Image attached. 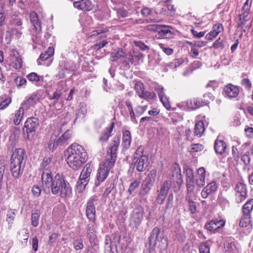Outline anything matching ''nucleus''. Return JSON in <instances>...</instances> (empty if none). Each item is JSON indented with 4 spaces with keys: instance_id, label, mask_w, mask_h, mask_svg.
<instances>
[{
    "instance_id": "60",
    "label": "nucleus",
    "mask_w": 253,
    "mask_h": 253,
    "mask_svg": "<svg viewBox=\"0 0 253 253\" xmlns=\"http://www.w3.org/2000/svg\"><path fill=\"white\" fill-rule=\"evenodd\" d=\"M13 67L16 69H19L22 66V60L19 57H15V60L13 61Z\"/></svg>"
},
{
    "instance_id": "44",
    "label": "nucleus",
    "mask_w": 253,
    "mask_h": 253,
    "mask_svg": "<svg viewBox=\"0 0 253 253\" xmlns=\"http://www.w3.org/2000/svg\"><path fill=\"white\" fill-rule=\"evenodd\" d=\"M14 82L18 87H25L26 85L27 81L23 77L19 76L15 78Z\"/></svg>"
},
{
    "instance_id": "35",
    "label": "nucleus",
    "mask_w": 253,
    "mask_h": 253,
    "mask_svg": "<svg viewBox=\"0 0 253 253\" xmlns=\"http://www.w3.org/2000/svg\"><path fill=\"white\" fill-rule=\"evenodd\" d=\"M41 215V212L39 210H36L33 211L31 215V224L36 227L39 224V219Z\"/></svg>"
},
{
    "instance_id": "41",
    "label": "nucleus",
    "mask_w": 253,
    "mask_h": 253,
    "mask_svg": "<svg viewBox=\"0 0 253 253\" xmlns=\"http://www.w3.org/2000/svg\"><path fill=\"white\" fill-rule=\"evenodd\" d=\"M173 194L170 193L169 195L165 207L164 212L166 213L168 210L172 208L173 205Z\"/></svg>"
},
{
    "instance_id": "25",
    "label": "nucleus",
    "mask_w": 253,
    "mask_h": 253,
    "mask_svg": "<svg viewBox=\"0 0 253 253\" xmlns=\"http://www.w3.org/2000/svg\"><path fill=\"white\" fill-rule=\"evenodd\" d=\"M206 170L204 168H200L198 170V174L196 176V184L198 186L202 187L205 184Z\"/></svg>"
},
{
    "instance_id": "31",
    "label": "nucleus",
    "mask_w": 253,
    "mask_h": 253,
    "mask_svg": "<svg viewBox=\"0 0 253 253\" xmlns=\"http://www.w3.org/2000/svg\"><path fill=\"white\" fill-rule=\"evenodd\" d=\"M205 131L204 123L200 121L196 123L194 127V133L195 136L201 137Z\"/></svg>"
},
{
    "instance_id": "43",
    "label": "nucleus",
    "mask_w": 253,
    "mask_h": 253,
    "mask_svg": "<svg viewBox=\"0 0 253 253\" xmlns=\"http://www.w3.org/2000/svg\"><path fill=\"white\" fill-rule=\"evenodd\" d=\"M187 43L189 44L191 48H201L207 44V42L204 41H197L195 42H192L188 41Z\"/></svg>"
},
{
    "instance_id": "34",
    "label": "nucleus",
    "mask_w": 253,
    "mask_h": 253,
    "mask_svg": "<svg viewBox=\"0 0 253 253\" xmlns=\"http://www.w3.org/2000/svg\"><path fill=\"white\" fill-rule=\"evenodd\" d=\"M253 210V199L248 201L242 208V213L244 215H251V213Z\"/></svg>"
},
{
    "instance_id": "58",
    "label": "nucleus",
    "mask_w": 253,
    "mask_h": 253,
    "mask_svg": "<svg viewBox=\"0 0 253 253\" xmlns=\"http://www.w3.org/2000/svg\"><path fill=\"white\" fill-rule=\"evenodd\" d=\"M204 149V146L202 144L197 143L194 144L190 146V152H199L202 151Z\"/></svg>"
},
{
    "instance_id": "10",
    "label": "nucleus",
    "mask_w": 253,
    "mask_h": 253,
    "mask_svg": "<svg viewBox=\"0 0 253 253\" xmlns=\"http://www.w3.org/2000/svg\"><path fill=\"white\" fill-rule=\"evenodd\" d=\"M98 226L96 223V221L91 223H89L86 226V234L87 237L88 239L89 242L91 244L92 247L95 249H98V245L95 243V241L97 238V229Z\"/></svg>"
},
{
    "instance_id": "39",
    "label": "nucleus",
    "mask_w": 253,
    "mask_h": 253,
    "mask_svg": "<svg viewBox=\"0 0 253 253\" xmlns=\"http://www.w3.org/2000/svg\"><path fill=\"white\" fill-rule=\"evenodd\" d=\"M249 18L248 17V14H246V13H242L239 15V19L237 22V26L239 28H241L242 29L243 28V26L245 25V23L246 22L249 21Z\"/></svg>"
},
{
    "instance_id": "4",
    "label": "nucleus",
    "mask_w": 253,
    "mask_h": 253,
    "mask_svg": "<svg viewBox=\"0 0 253 253\" xmlns=\"http://www.w3.org/2000/svg\"><path fill=\"white\" fill-rule=\"evenodd\" d=\"M39 126V122L38 118L30 117L27 119L23 127L24 132H26L27 134V139L30 140L32 139Z\"/></svg>"
},
{
    "instance_id": "18",
    "label": "nucleus",
    "mask_w": 253,
    "mask_h": 253,
    "mask_svg": "<svg viewBox=\"0 0 253 253\" xmlns=\"http://www.w3.org/2000/svg\"><path fill=\"white\" fill-rule=\"evenodd\" d=\"M74 6L83 11H89L92 9V5L90 0H81L73 2Z\"/></svg>"
},
{
    "instance_id": "36",
    "label": "nucleus",
    "mask_w": 253,
    "mask_h": 253,
    "mask_svg": "<svg viewBox=\"0 0 253 253\" xmlns=\"http://www.w3.org/2000/svg\"><path fill=\"white\" fill-rule=\"evenodd\" d=\"M171 36L172 32L169 29L161 28L156 36L159 38L168 39L170 38Z\"/></svg>"
},
{
    "instance_id": "47",
    "label": "nucleus",
    "mask_w": 253,
    "mask_h": 253,
    "mask_svg": "<svg viewBox=\"0 0 253 253\" xmlns=\"http://www.w3.org/2000/svg\"><path fill=\"white\" fill-rule=\"evenodd\" d=\"M224 245L225 251L228 252V253H233L234 251L236 250V248L235 246V244L233 242H226L224 243Z\"/></svg>"
},
{
    "instance_id": "22",
    "label": "nucleus",
    "mask_w": 253,
    "mask_h": 253,
    "mask_svg": "<svg viewBox=\"0 0 253 253\" xmlns=\"http://www.w3.org/2000/svg\"><path fill=\"white\" fill-rule=\"evenodd\" d=\"M224 90L226 95L230 98L236 97L239 93V88L232 84L226 85L224 87Z\"/></svg>"
},
{
    "instance_id": "57",
    "label": "nucleus",
    "mask_w": 253,
    "mask_h": 253,
    "mask_svg": "<svg viewBox=\"0 0 253 253\" xmlns=\"http://www.w3.org/2000/svg\"><path fill=\"white\" fill-rule=\"evenodd\" d=\"M174 176L176 177V182L178 186V187H179L183 183V179L180 172V169H179L178 171L174 172Z\"/></svg>"
},
{
    "instance_id": "24",
    "label": "nucleus",
    "mask_w": 253,
    "mask_h": 253,
    "mask_svg": "<svg viewBox=\"0 0 253 253\" xmlns=\"http://www.w3.org/2000/svg\"><path fill=\"white\" fill-rule=\"evenodd\" d=\"M131 142V133L129 130H126L123 133L122 146L123 150H127L130 147Z\"/></svg>"
},
{
    "instance_id": "48",
    "label": "nucleus",
    "mask_w": 253,
    "mask_h": 253,
    "mask_svg": "<svg viewBox=\"0 0 253 253\" xmlns=\"http://www.w3.org/2000/svg\"><path fill=\"white\" fill-rule=\"evenodd\" d=\"M134 89L138 95L140 97L144 91V87L143 84L140 82L136 83L134 85Z\"/></svg>"
},
{
    "instance_id": "15",
    "label": "nucleus",
    "mask_w": 253,
    "mask_h": 253,
    "mask_svg": "<svg viewBox=\"0 0 253 253\" xmlns=\"http://www.w3.org/2000/svg\"><path fill=\"white\" fill-rule=\"evenodd\" d=\"M210 103L208 100L204 99H200L198 98H193L187 100L186 105L189 108L192 110H195L200 107L207 105Z\"/></svg>"
},
{
    "instance_id": "30",
    "label": "nucleus",
    "mask_w": 253,
    "mask_h": 253,
    "mask_svg": "<svg viewBox=\"0 0 253 253\" xmlns=\"http://www.w3.org/2000/svg\"><path fill=\"white\" fill-rule=\"evenodd\" d=\"M114 126V123H111V125L109 127H107L104 131L102 133L100 136L99 137V141L101 142L107 141L110 136H111V133L113 130Z\"/></svg>"
},
{
    "instance_id": "26",
    "label": "nucleus",
    "mask_w": 253,
    "mask_h": 253,
    "mask_svg": "<svg viewBox=\"0 0 253 253\" xmlns=\"http://www.w3.org/2000/svg\"><path fill=\"white\" fill-rule=\"evenodd\" d=\"M227 145L223 140L217 138L214 142V148L216 153L220 155L225 152Z\"/></svg>"
},
{
    "instance_id": "29",
    "label": "nucleus",
    "mask_w": 253,
    "mask_h": 253,
    "mask_svg": "<svg viewBox=\"0 0 253 253\" xmlns=\"http://www.w3.org/2000/svg\"><path fill=\"white\" fill-rule=\"evenodd\" d=\"M160 233V229L158 227H155L152 230L150 236L148 238L149 244L155 246L157 243L158 236Z\"/></svg>"
},
{
    "instance_id": "51",
    "label": "nucleus",
    "mask_w": 253,
    "mask_h": 253,
    "mask_svg": "<svg viewBox=\"0 0 253 253\" xmlns=\"http://www.w3.org/2000/svg\"><path fill=\"white\" fill-rule=\"evenodd\" d=\"M73 244L76 251L81 250L84 248L83 240L81 238L75 240Z\"/></svg>"
},
{
    "instance_id": "6",
    "label": "nucleus",
    "mask_w": 253,
    "mask_h": 253,
    "mask_svg": "<svg viewBox=\"0 0 253 253\" xmlns=\"http://www.w3.org/2000/svg\"><path fill=\"white\" fill-rule=\"evenodd\" d=\"M114 164H110V163L105 161V162L100 164L99 168L97 170L96 174L97 181L95 184L96 186H98L100 184L103 182L108 175L110 169L113 167Z\"/></svg>"
},
{
    "instance_id": "38",
    "label": "nucleus",
    "mask_w": 253,
    "mask_h": 253,
    "mask_svg": "<svg viewBox=\"0 0 253 253\" xmlns=\"http://www.w3.org/2000/svg\"><path fill=\"white\" fill-rule=\"evenodd\" d=\"M21 35H22V33L19 31L18 29L14 28L9 29L6 31L5 33V36L10 38H19Z\"/></svg>"
},
{
    "instance_id": "56",
    "label": "nucleus",
    "mask_w": 253,
    "mask_h": 253,
    "mask_svg": "<svg viewBox=\"0 0 253 253\" xmlns=\"http://www.w3.org/2000/svg\"><path fill=\"white\" fill-rule=\"evenodd\" d=\"M11 102V99L9 97H7L3 100L0 98V110L3 109L7 107Z\"/></svg>"
},
{
    "instance_id": "19",
    "label": "nucleus",
    "mask_w": 253,
    "mask_h": 253,
    "mask_svg": "<svg viewBox=\"0 0 253 253\" xmlns=\"http://www.w3.org/2000/svg\"><path fill=\"white\" fill-rule=\"evenodd\" d=\"M40 100L39 95L33 93L30 96L26 98V100L21 104L23 107H25L27 109L31 106H34Z\"/></svg>"
},
{
    "instance_id": "55",
    "label": "nucleus",
    "mask_w": 253,
    "mask_h": 253,
    "mask_svg": "<svg viewBox=\"0 0 253 253\" xmlns=\"http://www.w3.org/2000/svg\"><path fill=\"white\" fill-rule=\"evenodd\" d=\"M62 94V92L60 90H56L53 92V95L49 97V99L50 100H54V104H55L61 97Z\"/></svg>"
},
{
    "instance_id": "12",
    "label": "nucleus",
    "mask_w": 253,
    "mask_h": 253,
    "mask_svg": "<svg viewBox=\"0 0 253 253\" xmlns=\"http://www.w3.org/2000/svg\"><path fill=\"white\" fill-rule=\"evenodd\" d=\"M171 185L170 181H166L162 185L160 190L158 191V195L156 198V202L158 204L162 205L164 203Z\"/></svg>"
},
{
    "instance_id": "3",
    "label": "nucleus",
    "mask_w": 253,
    "mask_h": 253,
    "mask_svg": "<svg viewBox=\"0 0 253 253\" xmlns=\"http://www.w3.org/2000/svg\"><path fill=\"white\" fill-rule=\"evenodd\" d=\"M49 190L53 195L60 194L61 198L70 197L72 194V190L69 183L58 175H56L54 178Z\"/></svg>"
},
{
    "instance_id": "2",
    "label": "nucleus",
    "mask_w": 253,
    "mask_h": 253,
    "mask_svg": "<svg viewBox=\"0 0 253 253\" xmlns=\"http://www.w3.org/2000/svg\"><path fill=\"white\" fill-rule=\"evenodd\" d=\"M26 160L27 155L24 149L16 148L13 151L10 159V170L14 178H17L21 176Z\"/></svg>"
},
{
    "instance_id": "40",
    "label": "nucleus",
    "mask_w": 253,
    "mask_h": 253,
    "mask_svg": "<svg viewBox=\"0 0 253 253\" xmlns=\"http://www.w3.org/2000/svg\"><path fill=\"white\" fill-rule=\"evenodd\" d=\"M251 215H246L243 214L239 224V226L241 227H247L251 222Z\"/></svg>"
},
{
    "instance_id": "62",
    "label": "nucleus",
    "mask_w": 253,
    "mask_h": 253,
    "mask_svg": "<svg viewBox=\"0 0 253 253\" xmlns=\"http://www.w3.org/2000/svg\"><path fill=\"white\" fill-rule=\"evenodd\" d=\"M218 34V33H216V32L212 29L210 33L206 35L205 38L208 40L211 41Z\"/></svg>"
},
{
    "instance_id": "17",
    "label": "nucleus",
    "mask_w": 253,
    "mask_h": 253,
    "mask_svg": "<svg viewBox=\"0 0 253 253\" xmlns=\"http://www.w3.org/2000/svg\"><path fill=\"white\" fill-rule=\"evenodd\" d=\"M120 237L119 236H117L116 235L114 236V238L113 240L111 239V237L109 236L106 235L105 237V250L106 252H112V250L114 249H116L117 244L119 243Z\"/></svg>"
},
{
    "instance_id": "63",
    "label": "nucleus",
    "mask_w": 253,
    "mask_h": 253,
    "mask_svg": "<svg viewBox=\"0 0 253 253\" xmlns=\"http://www.w3.org/2000/svg\"><path fill=\"white\" fill-rule=\"evenodd\" d=\"M212 46L214 48H220L221 49H223L224 45L222 41L220 40V38H219L214 42Z\"/></svg>"
},
{
    "instance_id": "23",
    "label": "nucleus",
    "mask_w": 253,
    "mask_h": 253,
    "mask_svg": "<svg viewBox=\"0 0 253 253\" xmlns=\"http://www.w3.org/2000/svg\"><path fill=\"white\" fill-rule=\"evenodd\" d=\"M71 134L69 130L64 133L58 138L56 139V145L64 146L68 144L71 140Z\"/></svg>"
},
{
    "instance_id": "11",
    "label": "nucleus",
    "mask_w": 253,
    "mask_h": 253,
    "mask_svg": "<svg viewBox=\"0 0 253 253\" xmlns=\"http://www.w3.org/2000/svg\"><path fill=\"white\" fill-rule=\"evenodd\" d=\"M133 161L134 167L138 172L145 171L149 165V158L147 155H141L140 157H134Z\"/></svg>"
},
{
    "instance_id": "7",
    "label": "nucleus",
    "mask_w": 253,
    "mask_h": 253,
    "mask_svg": "<svg viewBox=\"0 0 253 253\" xmlns=\"http://www.w3.org/2000/svg\"><path fill=\"white\" fill-rule=\"evenodd\" d=\"M157 176V170L156 169H152L143 181L140 192L142 194H147L150 192L156 181Z\"/></svg>"
},
{
    "instance_id": "46",
    "label": "nucleus",
    "mask_w": 253,
    "mask_h": 253,
    "mask_svg": "<svg viewBox=\"0 0 253 253\" xmlns=\"http://www.w3.org/2000/svg\"><path fill=\"white\" fill-rule=\"evenodd\" d=\"M156 97V94L155 92L144 90L140 97L144 99L150 100L155 98Z\"/></svg>"
},
{
    "instance_id": "54",
    "label": "nucleus",
    "mask_w": 253,
    "mask_h": 253,
    "mask_svg": "<svg viewBox=\"0 0 253 253\" xmlns=\"http://www.w3.org/2000/svg\"><path fill=\"white\" fill-rule=\"evenodd\" d=\"M188 210L191 214H194L196 212L197 206L196 203L192 200L189 199L188 200Z\"/></svg>"
},
{
    "instance_id": "8",
    "label": "nucleus",
    "mask_w": 253,
    "mask_h": 253,
    "mask_svg": "<svg viewBox=\"0 0 253 253\" xmlns=\"http://www.w3.org/2000/svg\"><path fill=\"white\" fill-rule=\"evenodd\" d=\"M97 198L96 196L90 197L87 201L85 206V215L87 219L94 222L96 220L95 205L97 204Z\"/></svg>"
},
{
    "instance_id": "64",
    "label": "nucleus",
    "mask_w": 253,
    "mask_h": 253,
    "mask_svg": "<svg viewBox=\"0 0 253 253\" xmlns=\"http://www.w3.org/2000/svg\"><path fill=\"white\" fill-rule=\"evenodd\" d=\"M32 191L35 197H38L41 195V189L38 185H34L32 188Z\"/></svg>"
},
{
    "instance_id": "13",
    "label": "nucleus",
    "mask_w": 253,
    "mask_h": 253,
    "mask_svg": "<svg viewBox=\"0 0 253 253\" xmlns=\"http://www.w3.org/2000/svg\"><path fill=\"white\" fill-rule=\"evenodd\" d=\"M236 191V200L237 203H241L247 197L246 185L242 183H238L235 188Z\"/></svg>"
},
{
    "instance_id": "61",
    "label": "nucleus",
    "mask_w": 253,
    "mask_h": 253,
    "mask_svg": "<svg viewBox=\"0 0 253 253\" xmlns=\"http://www.w3.org/2000/svg\"><path fill=\"white\" fill-rule=\"evenodd\" d=\"M16 211L15 210H10L8 211V213L7 215V221L9 223H12L14 218V215Z\"/></svg>"
},
{
    "instance_id": "49",
    "label": "nucleus",
    "mask_w": 253,
    "mask_h": 253,
    "mask_svg": "<svg viewBox=\"0 0 253 253\" xmlns=\"http://www.w3.org/2000/svg\"><path fill=\"white\" fill-rule=\"evenodd\" d=\"M140 184V182L138 180H134L132 182L128 187L127 190V193L129 194V195L130 196L132 192L134 191V190L137 188Z\"/></svg>"
},
{
    "instance_id": "37",
    "label": "nucleus",
    "mask_w": 253,
    "mask_h": 253,
    "mask_svg": "<svg viewBox=\"0 0 253 253\" xmlns=\"http://www.w3.org/2000/svg\"><path fill=\"white\" fill-rule=\"evenodd\" d=\"M83 179L79 177L77 182L76 189L79 193H82L84 190L86 186L89 182L86 180Z\"/></svg>"
},
{
    "instance_id": "1",
    "label": "nucleus",
    "mask_w": 253,
    "mask_h": 253,
    "mask_svg": "<svg viewBox=\"0 0 253 253\" xmlns=\"http://www.w3.org/2000/svg\"><path fill=\"white\" fill-rule=\"evenodd\" d=\"M68 156L66 162L68 166L74 170L82 167L87 159V153L84 148L77 143L72 144L67 150Z\"/></svg>"
},
{
    "instance_id": "9",
    "label": "nucleus",
    "mask_w": 253,
    "mask_h": 253,
    "mask_svg": "<svg viewBox=\"0 0 253 253\" xmlns=\"http://www.w3.org/2000/svg\"><path fill=\"white\" fill-rule=\"evenodd\" d=\"M144 210L141 207L135 208L131 213L129 224L132 228H137L143 219Z\"/></svg>"
},
{
    "instance_id": "14",
    "label": "nucleus",
    "mask_w": 253,
    "mask_h": 253,
    "mask_svg": "<svg viewBox=\"0 0 253 253\" xmlns=\"http://www.w3.org/2000/svg\"><path fill=\"white\" fill-rule=\"evenodd\" d=\"M225 221L223 220H212L206 223L205 227L210 232L214 233L218 231L219 229L223 227L225 225Z\"/></svg>"
},
{
    "instance_id": "28",
    "label": "nucleus",
    "mask_w": 253,
    "mask_h": 253,
    "mask_svg": "<svg viewBox=\"0 0 253 253\" xmlns=\"http://www.w3.org/2000/svg\"><path fill=\"white\" fill-rule=\"evenodd\" d=\"M54 51V49L53 47H49L44 53L40 55L39 58L37 60L38 64L42 65L41 61H43L50 58L53 55Z\"/></svg>"
},
{
    "instance_id": "16",
    "label": "nucleus",
    "mask_w": 253,
    "mask_h": 253,
    "mask_svg": "<svg viewBox=\"0 0 253 253\" xmlns=\"http://www.w3.org/2000/svg\"><path fill=\"white\" fill-rule=\"evenodd\" d=\"M54 178L51 175V171H43L42 172V182L44 192H45L46 189L49 190L51 182H52Z\"/></svg>"
},
{
    "instance_id": "52",
    "label": "nucleus",
    "mask_w": 253,
    "mask_h": 253,
    "mask_svg": "<svg viewBox=\"0 0 253 253\" xmlns=\"http://www.w3.org/2000/svg\"><path fill=\"white\" fill-rule=\"evenodd\" d=\"M210 247L207 242H203L199 246L200 253H210Z\"/></svg>"
},
{
    "instance_id": "53",
    "label": "nucleus",
    "mask_w": 253,
    "mask_h": 253,
    "mask_svg": "<svg viewBox=\"0 0 253 253\" xmlns=\"http://www.w3.org/2000/svg\"><path fill=\"white\" fill-rule=\"evenodd\" d=\"M205 188L208 190L211 194L215 192L217 188V185L215 181H212L210 183L208 184Z\"/></svg>"
},
{
    "instance_id": "33",
    "label": "nucleus",
    "mask_w": 253,
    "mask_h": 253,
    "mask_svg": "<svg viewBox=\"0 0 253 253\" xmlns=\"http://www.w3.org/2000/svg\"><path fill=\"white\" fill-rule=\"evenodd\" d=\"M24 108L21 105L19 109L16 111L13 119V123L15 125H19L23 117Z\"/></svg>"
},
{
    "instance_id": "20",
    "label": "nucleus",
    "mask_w": 253,
    "mask_h": 253,
    "mask_svg": "<svg viewBox=\"0 0 253 253\" xmlns=\"http://www.w3.org/2000/svg\"><path fill=\"white\" fill-rule=\"evenodd\" d=\"M52 159L51 156L45 157L40 165L39 170L42 172L43 171H51V169L53 168V163L51 161Z\"/></svg>"
},
{
    "instance_id": "50",
    "label": "nucleus",
    "mask_w": 253,
    "mask_h": 253,
    "mask_svg": "<svg viewBox=\"0 0 253 253\" xmlns=\"http://www.w3.org/2000/svg\"><path fill=\"white\" fill-rule=\"evenodd\" d=\"M125 53L122 49H119L116 52H113L111 54V60L112 61H115L122 57L124 56Z\"/></svg>"
},
{
    "instance_id": "45",
    "label": "nucleus",
    "mask_w": 253,
    "mask_h": 253,
    "mask_svg": "<svg viewBox=\"0 0 253 253\" xmlns=\"http://www.w3.org/2000/svg\"><path fill=\"white\" fill-rule=\"evenodd\" d=\"M186 180L187 182H194L193 171L191 169H187L185 170Z\"/></svg>"
},
{
    "instance_id": "42",
    "label": "nucleus",
    "mask_w": 253,
    "mask_h": 253,
    "mask_svg": "<svg viewBox=\"0 0 253 253\" xmlns=\"http://www.w3.org/2000/svg\"><path fill=\"white\" fill-rule=\"evenodd\" d=\"M165 28H171V26H166L165 25H157V24H152L149 25L147 26V29L149 31H154V32H159L160 29Z\"/></svg>"
},
{
    "instance_id": "32",
    "label": "nucleus",
    "mask_w": 253,
    "mask_h": 253,
    "mask_svg": "<svg viewBox=\"0 0 253 253\" xmlns=\"http://www.w3.org/2000/svg\"><path fill=\"white\" fill-rule=\"evenodd\" d=\"M29 17L30 21L34 26L35 29L37 31H41V26L40 23L38 21V18L37 13L33 11L30 12Z\"/></svg>"
},
{
    "instance_id": "27",
    "label": "nucleus",
    "mask_w": 253,
    "mask_h": 253,
    "mask_svg": "<svg viewBox=\"0 0 253 253\" xmlns=\"http://www.w3.org/2000/svg\"><path fill=\"white\" fill-rule=\"evenodd\" d=\"M28 79L34 83L37 86H41L42 84L41 82H42L44 80V77L42 76H39L37 73L32 72L29 74L27 76Z\"/></svg>"
},
{
    "instance_id": "5",
    "label": "nucleus",
    "mask_w": 253,
    "mask_h": 253,
    "mask_svg": "<svg viewBox=\"0 0 253 253\" xmlns=\"http://www.w3.org/2000/svg\"><path fill=\"white\" fill-rule=\"evenodd\" d=\"M120 139L119 136H115L109 144L107 150L105 161L115 164L117 156V151L120 145Z\"/></svg>"
},
{
    "instance_id": "21",
    "label": "nucleus",
    "mask_w": 253,
    "mask_h": 253,
    "mask_svg": "<svg viewBox=\"0 0 253 253\" xmlns=\"http://www.w3.org/2000/svg\"><path fill=\"white\" fill-rule=\"evenodd\" d=\"M159 97L160 99L161 102L162 103L164 106L167 109L170 110L171 108V106L170 102L169 101L168 97L165 95L164 88L160 87L156 89Z\"/></svg>"
},
{
    "instance_id": "59",
    "label": "nucleus",
    "mask_w": 253,
    "mask_h": 253,
    "mask_svg": "<svg viewBox=\"0 0 253 253\" xmlns=\"http://www.w3.org/2000/svg\"><path fill=\"white\" fill-rule=\"evenodd\" d=\"M159 46L163 51L168 55H171L173 52V49L172 48L166 47L165 45L162 43L160 44Z\"/></svg>"
}]
</instances>
